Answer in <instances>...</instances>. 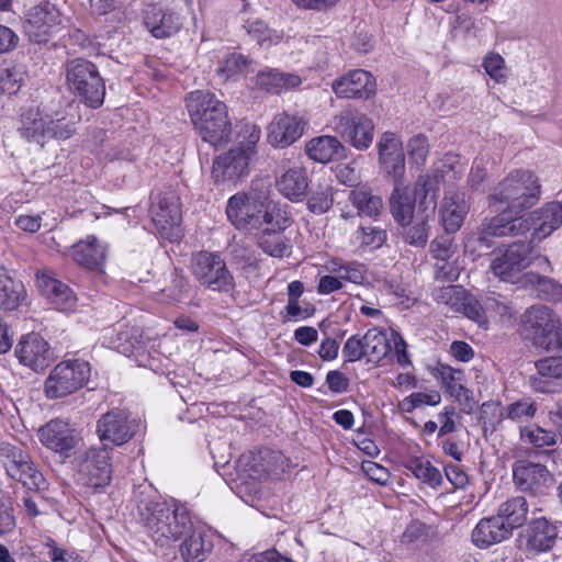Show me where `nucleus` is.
I'll list each match as a JSON object with an SVG mask.
<instances>
[{
  "instance_id": "7",
  "label": "nucleus",
  "mask_w": 562,
  "mask_h": 562,
  "mask_svg": "<svg viewBox=\"0 0 562 562\" xmlns=\"http://www.w3.org/2000/svg\"><path fill=\"white\" fill-rule=\"evenodd\" d=\"M541 196L539 178L530 170L510 171L490 195V205L505 204L509 212L520 213L532 207Z\"/></svg>"
},
{
  "instance_id": "58",
  "label": "nucleus",
  "mask_w": 562,
  "mask_h": 562,
  "mask_svg": "<svg viewBox=\"0 0 562 562\" xmlns=\"http://www.w3.org/2000/svg\"><path fill=\"white\" fill-rule=\"evenodd\" d=\"M407 153L416 165H423L429 154L428 139L423 134L414 135L407 142Z\"/></svg>"
},
{
  "instance_id": "38",
  "label": "nucleus",
  "mask_w": 562,
  "mask_h": 562,
  "mask_svg": "<svg viewBox=\"0 0 562 562\" xmlns=\"http://www.w3.org/2000/svg\"><path fill=\"white\" fill-rule=\"evenodd\" d=\"M349 201L357 209L358 214L376 220L384 210V203L380 195L372 189L360 187L349 193Z\"/></svg>"
},
{
  "instance_id": "23",
  "label": "nucleus",
  "mask_w": 562,
  "mask_h": 562,
  "mask_svg": "<svg viewBox=\"0 0 562 562\" xmlns=\"http://www.w3.org/2000/svg\"><path fill=\"white\" fill-rule=\"evenodd\" d=\"M5 451L9 459L7 472L12 479L30 491L45 490L46 480L25 453L14 447H8Z\"/></svg>"
},
{
  "instance_id": "55",
  "label": "nucleus",
  "mask_w": 562,
  "mask_h": 562,
  "mask_svg": "<svg viewBox=\"0 0 562 562\" xmlns=\"http://www.w3.org/2000/svg\"><path fill=\"white\" fill-rule=\"evenodd\" d=\"M536 412L537 406L530 398H522L505 407L506 418L517 423L533 418Z\"/></svg>"
},
{
  "instance_id": "22",
  "label": "nucleus",
  "mask_w": 562,
  "mask_h": 562,
  "mask_svg": "<svg viewBox=\"0 0 562 562\" xmlns=\"http://www.w3.org/2000/svg\"><path fill=\"white\" fill-rule=\"evenodd\" d=\"M41 442L48 449L64 457H69L78 442L79 437L68 422L56 418L40 428Z\"/></svg>"
},
{
  "instance_id": "5",
  "label": "nucleus",
  "mask_w": 562,
  "mask_h": 562,
  "mask_svg": "<svg viewBox=\"0 0 562 562\" xmlns=\"http://www.w3.org/2000/svg\"><path fill=\"white\" fill-rule=\"evenodd\" d=\"M80 116L67 110L48 112L32 106L21 114V135L29 142L44 145L47 140L69 139L77 131Z\"/></svg>"
},
{
  "instance_id": "35",
  "label": "nucleus",
  "mask_w": 562,
  "mask_h": 562,
  "mask_svg": "<svg viewBox=\"0 0 562 562\" xmlns=\"http://www.w3.org/2000/svg\"><path fill=\"white\" fill-rule=\"evenodd\" d=\"M469 204L461 193L446 195L441 205V222L446 233H456L461 227Z\"/></svg>"
},
{
  "instance_id": "39",
  "label": "nucleus",
  "mask_w": 562,
  "mask_h": 562,
  "mask_svg": "<svg viewBox=\"0 0 562 562\" xmlns=\"http://www.w3.org/2000/svg\"><path fill=\"white\" fill-rule=\"evenodd\" d=\"M497 514L513 532L527 521L529 504L524 496H515L503 502L498 506Z\"/></svg>"
},
{
  "instance_id": "17",
  "label": "nucleus",
  "mask_w": 562,
  "mask_h": 562,
  "mask_svg": "<svg viewBox=\"0 0 562 562\" xmlns=\"http://www.w3.org/2000/svg\"><path fill=\"white\" fill-rule=\"evenodd\" d=\"M513 480L516 487L531 495H543L553 483V475L541 463L518 460L513 464Z\"/></svg>"
},
{
  "instance_id": "64",
  "label": "nucleus",
  "mask_w": 562,
  "mask_h": 562,
  "mask_svg": "<svg viewBox=\"0 0 562 562\" xmlns=\"http://www.w3.org/2000/svg\"><path fill=\"white\" fill-rule=\"evenodd\" d=\"M483 67L486 74L496 82L505 80V60L499 54L490 53L486 55L483 60Z\"/></svg>"
},
{
  "instance_id": "18",
  "label": "nucleus",
  "mask_w": 562,
  "mask_h": 562,
  "mask_svg": "<svg viewBox=\"0 0 562 562\" xmlns=\"http://www.w3.org/2000/svg\"><path fill=\"white\" fill-rule=\"evenodd\" d=\"M14 355L21 364L36 372L45 370L54 361V352L48 341L37 333L21 336Z\"/></svg>"
},
{
  "instance_id": "59",
  "label": "nucleus",
  "mask_w": 562,
  "mask_h": 562,
  "mask_svg": "<svg viewBox=\"0 0 562 562\" xmlns=\"http://www.w3.org/2000/svg\"><path fill=\"white\" fill-rule=\"evenodd\" d=\"M24 81V74L18 68H8L0 77V88L3 93L15 94L21 89Z\"/></svg>"
},
{
  "instance_id": "20",
  "label": "nucleus",
  "mask_w": 562,
  "mask_h": 562,
  "mask_svg": "<svg viewBox=\"0 0 562 562\" xmlns=\"http://www.w3.org/2000/svg\"><path fill=\"white\" fill-rule=\"evenodd\" d=\"M226 216L239 231H259L262 228L265 209L250 201L245 192L232 195L226 205Z\"/></svg>"
},
{
  "instance_id": "29",
  "label": "nucleus",
  "mask_w": 562,
  "mask_h": 562,
  "mask_svg": "<svg viewBox=\"0 0 562 562\" xmlns=\"http://www.w3.org/2000/svg\"><path fill=\"white\" fill-rule=\"evenodd\" d=\"M144 24L155 38H167L179 32L182 19L168 8L151 4L144 12Z\"/></svg>"
},
{
  "instance_id": "2",
  "label": "nucleus",
  "mask_w": 562,
  "mask_h": 562,
  "mask_svg": "<svg viewBox=\"0 0 562 562\" xmlns=\"http://www.w3.org/2000/svg\"><path fill=\"white\" fill-rule=\"evenodd\" d=\"M138 514L146 535L160 548H169L193 528L188 508L175 499L144 503Z\"/></svg>"
},
{
  "instance_id": "25",
  "label": "nucleus",
  "mask_w": 562,
  "mask_h": 562,
  "mask_svg": "<svg viewBox=\"0 0 562 562\" xmlns=\"http://www.w3.org/2000/svg\"><path fill=\"white\" fill-rule=\"evenodd\" d=\"M331 88L338 98L368 99L375 93L376 85L369 71L355 69L335 79Z\"/></svg>"
},
{
  "instance_id": "57",
  "label": "nucleus",
  "mask_w": 562,
  "mask_h": 562,
  "mask_svg": "<svg viewBox=\"0 0 562 562\" xmlns=\"http://www.w3.org/2000/svg\"><path fill=\"white\" fill-rule=\"evenodd\" d=\"M271 192V183L268 179H255L251 181V186L246 196L258 204V206L265 209L267 205H270L269 198Z\"/></svg>"
},
{
  "instance_id": "36",
  "label": "nucleus",
  "mask_w": 562,
  "mask_h": 562,
  "mask_svg": "<svg viewBox=\"0 0 562 562\" xmlns=\"http://www.w3.org/2000/svg\"><path fill=\"white\" fill-rule=\"evenodd\" d=\"M182 538L180 553L184 562H203L213 548L212 541L203 532L194 530V527Z\"/></svg>"
},
{
  "instance_id": "45",
  "label": "nucleus",
  "mask_w": 562,
  "mask_h": 562,
  "mask_svg": "<svg viewBox=\"0 0 562 562\" xmlns=\"http://www.w3.org/2000/svg\"><path fill=\"white\" fill-rule=\"evenodd\" d=\"M520 439L535 448H544L555 445V434L536 424L519 428Z\"/></svg>"
},
{
  "instance_id": "46",
  "label": "nucleus",
  "mask_w": 562,
  "mask_h": 562,
  "mask_svg": "<svg viewBox=\"0 0 562 562\" xmlns=\"http://www.w3.org/2000/svg\"><path fill=\"white\" fill-rule=\"evenodd\" d=\"M465 295L467 291L460 285H447L432 292V297L438 304L447 306L449 311L454 313L462 306Z\"/></svg>"
},
{
  "instance_id": "42",
  "label": "nucleus",
  "mask_w": 562,
  "mask_h": 562,
  "mask_svg": "<svg viewBox=\"0 0 562 562\" xmlns=\"http://www.w3.org/2000/svg\"><path fill=\"white\" fill-rule=\"evenodd\" d=\"M362 337L370 361H380L390 352L391 345L384 331L372 328Z\"/></svg>"
},
{
  "instance_id": "63",
  "label": "nucleus",
  "mask_w": 562,
  "mask_h": 562,
  "mask_svg": "<svg viewBox=\"0 0 562 562\" xmlns=\"http://www.w3.org/2000/svg\"><path fill=\"white\" fill-rule=\"evenodd\" d=\"M342 355L347 362L359 361L362 358L368 357L363 344V337H359L358 335L349 337L342 347Z\"/></svg>"
},
{
  "instance_id": "62",
  "label": "nucleus",
  "mask_w": 562,
  "mask_h": 562,
  "mask_svg": "<svg viewBox=\"0 0 562 562\" xmlns=\"http://www.w3.org/2000/svg\"><path fill=\"white\" fill-rule=\"evenodd\" d=\"M45 547L52 562H82V558L75 550L58 547L53 538L47 539Z\"/></svg>"
},
{
  "instance_id": "15",
  "label": "nucleus",
  "mask_w": 562,
  "mask_h": 562,
  "mask_svg": "<svg viewBox=\"0 0 562 562\" xmlns=\"http://www.w3.org/2000/svg\"><path fill=\"white\" fill-rule=\"evenodd\" d=\"M335 131L358 150H367L374 136V123L367 114L357 110H345L335 117Z\"/></svg>"
},
{
  "instance_id": "6",
  "label": "nucleus",
  "mask_w": 562,
  "mask_h": 562,
  "mask_svg": "<svg viewBox=\"0 0 562 562\" xmlns=\"http://www.w3.org/2000/svg\"><path fill=\"white\" fill-rule=\"evenodd\" d=\"M260 134V128L257 125L245 124L239 133L238 145L214 159L212 177L217 184L236 183L248 176L250 159L256 154Z\"/></svg>"
},
{
  "instance_id": "31",
  "label": "nucleus",
  "mask_w": 562,
  "mask_h": 562,
  "mask_svg": "<svg viewBox=\"0 0 562 562\" xmlns=\"http://www.w3.org/2000/svg\"><path fill=\"white\" fill-rule=\"evenodd\" d=\"M36 285L57 310L68 311L74 307L76 296L72 290L64 282L54 278L50 272L38 271L36 273Z\"/></svg>"
},
{
  "instance_id": "37",
  "label": "nucleus",
  "mask_w": 562,
  "mask_h": 562,
  "mask_svg": "<svg viewBox=\"0 0 562 562\" xmlns=\"http://www.w3.org/2000/svg\"><path fill=\"white\" fill-rule=\"evenodd\" d=\"M26 300L24 284L0 268V308L13 311Z\"/></svg>"
},
{
  "instance_id": "40",
  "label": "nucleus",
  "mask_w": 562,
  "mask_h": 562,
  "mask_svg": "<svg viewBox=\"0 0 562 562\" xmlns=\"http://www.w3.org/2000/svg\"><path fill=\"white\" fill-rule=\"evenodd\" d=\"M301 83V78L294 74H283L274 69L260 71L257 75V86L270 93H281L284 90L295 88Z\"/></svg>"
},
{
  "instance_id": "3",
  "label": "nucleus",
  "mask_w": 562,
  "mask_h": 562,
  "mask_svg": "<svg viewBox=\"0 0 562 562\" xmlns=\"http://www.w3.org/2000/svg\"><path fill=\"white\" fill-rule=\"evenodd\" d=\"M191 121L201 139L212 146L227 144L232 137V122L227 106L213 93L193 91L187 99Z\"/></svg>"
},
{
  "instance_id": "13",
  "label": "nucleus",
  "mask_w": 562,
  "mask_h": 562,
  "mask_svg": "<svg viewBox=\"0 0 562 562\" xmlns=\"http://www.w3.org/2000/svg\"><path fill=\"white\" fill-rule=\"evenodd\" d=\"M24 32L35 44H45L64 27V18L58 8L42 1L25 13Z\"/></svg>"
},
{
  "instance_id": "43",
  "label": "nucleus",
  "mask_w": 562,
  "mask_h": 562,
  "mask_svg": "<svg viewBox=\"0 0 562 562\" xmlns=\"http://www.w3.org/2000/svg\"><path fill=\"white\" fill-rule=\"evenodd\" d=\"M259 247L272 257L281 258L290 251L289 240L279 232H271L269 227L261 228L258 237Z\"/></svg>"
},
{
  "instance_id": "27",
  "label": "nucleus",
  "mask_w": 562,
  "mask_h": 562,
  "mask_svg": "<svg viewBox=\"0 0 562 562\" xmlns=\"http://www.w3.org/2000/svg\"><path fill=\"white\" fill-rule=\"evenodd\" d=\"M540 509L531 512L530 521L525 530L526 549L530 553H540L550 550L557 539V526L546 517L536 516Z\"/></svg>"
},
{
  "instance_id": "28",
  "label": "nucleus",
  "mask_w": 562,
  "mask_h": 562,
  "mask_svg": "<svg viewBox=\"0 0 562 562\" xmlns=\"http://www.w3.org/2000/svg\"><path fill=\"white\" fill-rule=\"evenodd\" d=\"M108 256V245L94 235H88L71 247L76 263L91 271L103 272Z\"/></svg>"
},
{
  "instance_id": "53",
  "label": "nucleus",
  "mask_w": 562,
  "mask_h": 562,
  "mask_svg": "<svg viewBox=\"0 0 562 562\" xmlns=\"http://www.w3.org/2000/svg\"><path fill=\"white\" fill-rule=\"evenodd\" d=\"M291 223L292 218L285 209L276 205L272 207L267 205L265 207L262 226L266 225L271 232L282 233Z\"/></svg>"
},
{
  "instance_id": "33",
  "label": "nucleus",
  "mask_w": 562,
  "mask_h": 562,
  "mask_svg": "<svg viewBox=\"0 0 562 562\" xmlns=\"http://www.w3.org/2000/svg\"><path fill=\"white\" fill-rule=\"evenodd\" d=\"M276 188L291 202L305 199L308 189L307 172L302 167H292L276 178Z\"/></svg>"
},
{
  "instance_id": "4",
  "label": "nucleus",
  "mask_w": 562,
  "mask_h": 562,
  "mask_svg": "<svg viewBox=\"0 0 562 562\" xmlns=\"http://www.w3.org/2000/svg\"><path fill=\"white\" fill-rule=\"evenodd\" d=\"M437 178L430 175H420L413 192L404 184V178L393 180L394 189L390 196V210L396 223L408 226L414 217L415 203L418 201V213L425 218L435 214L437 206Z\"/></svg>"
},
{
  "instance_id": "24",
  "label": "nucleus",
  "mask_w": 562,
  "mask_h": 562,
  "mask_svg": "<svg viewBox=\"0 0 562 562\" xmlns=\"http://www.w3.org/2000/svg\"><path fill=\"white\" fill-rule=\"evenodd\" d=\"M306 124L299 115L277 114L268 126V143L277 148H286L302 137Z\"/></svg>"
},
{
  "instance_id": "61",
  "label": "nucleus",
  "mask_w": 562,
  "mask_h": 562,
  "mask_svg": "<svg viewBox=\"0 0 562 562\" xmlns=\"http://www.w3.org/2000/svg\"><path fill=\"white\" fill-rule=\"evenodd\" d=\"M115 348L125 356H142V347L132 330H122L117 334Z\"/></svg>"
},
{
  "instance_id": "54",
  "label": "nucleus",
  "mask_w": 562,
  "mask_h": 562,
  "mask_svg": "<svg viewBox=\"0 0 562 562\" xmlns=\"http://www.w3.org/2000/svg\"><path fill=\"white\" fill-rule=\"evenodd\" d=\"M457 313L463 314L469 319L475 322L480 327L487 328V315L485 304H481L473 295L467 293L462 306Z\"/></svg>"
},
{
  "instance_id": "41",
  "label": "nucleus",
  "mask_w": 562,
  "mask_h": 562,
  "mask_svg": "<svg viewBox=\"0 0 562 562\" xmlns=\"http://www.w3.org/2000/svg\"><path fill=\"white\" fill-rule=\"evenodd\" d=\"M404 465L420 482L431 487H437L441 484L442 475L430 461L414 457L407 459Z\"/></svg>"
},
{
  "instance_id": "44",
  "label": "nucleus",
  "mask_w": 562,
  "mask_h": 562,
  "mask_svg": "<svg viewBox=\"0 0 562 562\" xmlns=\"http://www.w3.org/2000/svg\"><path fill=\"white\" fill-rule=\"evenodd\" d=\"M526 278L527 283L535 288L539 297L553 301L562 300V284L553 279L537 273H528Z\"/></svg>"
},
{
  "instance_id": "52",
  "label": "nucleus",
  "mask_w": 562,
  "mask_h": 562,
  "mask_svg": "<svg viewBox=\"0 0 562 562\" xmlns=\"http://www.w3.org/2000/svg\"><path fill=\"white\" fill-rule=\"evenodd\" d=\"M247 33L260 45H271L281 40V35L274 30L269 29L266 23L259 19L248 20L245 24Z\"/></svg>"
},
{
  "instance_id": "32",
  "label": "nucleus",
  "mask_w": 562,
  "mask_h": 562,
  "mask_svg": "<svg viewBox=\"0 0 562 562\" xmlns=\"http://www.w3.org/2000/svg\"><path fill=\"white\" fill-rule=\"evenodd\" d=\"M512 531L498 516L482 518L472 531L474 546L481 549L499 543L512 536Z\"/></svg>"
},
{
  "instance_id": "9",
  "label": "nucleus",
  "mask_w": 562,
  "mask_h": 562,
  "mask_svg": "<svg viewBox=\"0 0 562 562\" xmlns=\"http://www.w3.org/2000/svg\"><path fill=\"white\" fill-rule=\"evenodd\" d=\"M67 83L90 108H99L104 100L105 86L98 68L89 60L77 58L67 63Z\"/></svg>"
},
{
  "instance_id": "50",
  "label": "nucleus",
  "mask_w": 562,
  "mask_h": 562,
  "mask_svg": "<svg viewBox=\"0 0 562 562\" xmlns=\"http://www.w3.org/2000/svg\"><path fill=\"white\" fill-rule=\"evenodd\" d=\"M441 395L438 391L416 392L406 396L398 403V408L404 413H412L424 405L436 406L440 403Z\"/></svg>"
},
{
  "instance_id": "14",
  "label": "nucleus",
  "mask_w": 562,
  "mask_h": 562,
  "mask_svg": "<svg viewBox=\"0 0 562 562\" xmlns=\"http://www.w3.org/2000/svg\"><path fill=\"white\" fill-rule=\"evenodd\" d=\"M191 271L199 283L210 290L228 292L234 278L222 257L214 252L199 251L191 258Z\"/></svg>"
},
{
  "instance_id": "8",
  "label": "nucleus",
  "mask_w": 562,
  "mask_h": 562,
  "mask_svg": "<svg viewBox=\"0 0 562 562\" xmlns=\"http://www.w3.org/2000/svg\"><path fill=\"white\" fill-rule=\"evenodd\" d=\"M90 373L89 362L82 359L59 362L44 382L46 397L57 400L76 393L88 383Z\"/></svg>"
},
{
  "instance_id": "11",
  "label": "nucleus",
  "mask_w": 562,
  "mask_h": 562,
  "mask_svg": "<svg viewBox=\"0 0 562 562\" xmlns=\"http://www.w3.org/2000/svg\"><path fill=\"white\" fill-rule=\"evenodd\" d=\"M74 467L77 480L88 487H102L111 480L112 468L106 447L88 448L75 452Z\"/></svg>"
},
{
  "instance_id": "34",
  "label": "nucleus",
  "mask_w": 562,
  "mask_h": 562,
  "mask_svg": "<svg viewBox=\"0 0 562 562\" xmlns=\"http://www.w3.org/2000/svg\"><path fill=\"white\" fill-rule=\"evenodd\" d=\"M306 154L317 162L326 164L345 156V147L335 136L323 135L307 142Z\"/></svg>"
},
{
  "instance_id": "48",
  "label": "nucleus",
  "mask_w": 562,
  "mask_h": 562,
  "mask_svg": "<svg viewBox=\"0 0 562 562\" xmlns=\"http://www.w3.org/2000/svg\"><path fill=\"white\" fill-rule=\"evenodd\" d=\"M385 239V231L378 226H360L353 234L355 244L364 248H379Z\"/></svg>"
},
{
  "instance_id": "1",
  "label": "nucleus",
  "mask_w": 562,
  "mask_h": 562,
  "mask_svg": "<svg viewBox=\"0 0 562 562\" xmlns=\"http://www.w3.org/2000/svg\"><path fill=\"white\" fill-rule=\"evenodd\" d=\"M561 225L562 204L552 201L520 216L510 217L508 212H502L484 226L479 240L487 243L490 237L519 236L532 229L531 241L539 243Z\"/></svg>"
},
{
  "instance_id": "30",
  "label": "nucleus",
  "mask_w": 562,
  "mask_h": 562,
  "mask_svg": "<svg viewBox=\"0 0 562 562\" xmlns=\"http://www.w3.org/2000/svg\"><path fill=\"white\" fill-rule=\"evenodd\" d=\"M435 376L440 380L445 391L470 412L473 408L472 392L464 386V372L447 364H438Z\"/></svg>"
},
{
  "instance_id": "60",
  "label": "nucleus",
  "mask_w": 562,
  "mask_h": 562,
  "mask_svg": "<svg viewBox=\"0 0 562 562\" xmlns=\"http://www.w3.org/2000/svg\"><path fill=\"white\" fill-rule=\"evenodd\" d=\"M452 233H446L443 235L435 238L430 244V250L434 256L439 261L449 260L453 252V238L451 237Z\"/></svg>"
},
{
  "instance_id": "19",
  "label": "nucleus",
  "mask_w": 562,
  "mask_h": 562,
  "mask_svg": "<svg viewBox=\"0 0 562 562\" xmlns=\"http://www.w3.org/2000/svg\"><path fill=\"white\" fill-rule=\"evenodd\" d=\"M532 241H517L509 245L506 250L495 257L491 262V270L503 281L514 282V279L530 263Z\"/></svg>"
},
{
  "instance_id": "16",
  "label": "nucleus",
  "mask_w": 562,
  "mask_h": 562,
  "mask_svg": "<svg viewBox=\"0 0 562 562\" xmlns=\"http://www.w3.org/2000/svg\"><path fill=\"white\" fill-rule=\"evenodd\" d=\"M138 428L139 422L128 412L114 408L100 417L97 431L101 441L122 446L135 436Z\"/></svg>"
},
{
  "instance_id": "49",
  "label": "nucleus",
  "mask_w": 562,
  "mask_h": 562,
  "mask_svg": "<svg viewBox=\"0 0 562 562\" xmlns=\"http://www.w3.org/2000/svg\"><path fill=\"white\" fill-rule=\"evenodd\" d=\"M334 203L333 189L330 186H319L311 191L307 200V209L314 214L326 213Z\"/></svg>"
},
{
  "instance_id": "10",
  "label": "nucleus",
  "mask_w": 562,
  "mask_h": 562,
  "mask_svg": "<svg viewBox=\"0 0 562 562\" xmlns=\"http://www.w3.org/2000/svg\"><path fill=\"white\" fill-rule=\"evenodd\" d=\"M524 329L536 347L547 351L562 348V325L551 308L531 306L524 316Z\"/></svg>"
},
{
  "instance_id": "12",
  "label": "nucleus",
  "mask_w": 562,
  "mask_h": 562,
  "mask_svg": "<svg viewBox=\"0 0 562 562\" xmlns=\"http://www.w3.org/2000/svg\"><path fill=\"white\" fill-rule=\"evenodd\" d=\"M151 200V220L160 237L169 241L179 239L182 216L178 194L169 189L153 193Z\"/></svg>"
},
{
  "instance_id": "26",
  "label": "nucleus",
  "mask_w": 562,
  "mask_h": 562,
  "mask_svg": "<svg viewBox=\"0 0 562 562\" xmlns=\"http://www.w3.org/2000/svg\"><path fill=\"white\" fill-rule=\"evenodd\" d=\"M250 475L257 480L280 479L290 468V460L281 452L262 449L248 457Z\"/></svg>"
},
{
  "instance_id": "51",
  "label": "nucleus",
  "mask_w": 562,
  "mask_h": 562,
  "mask_svg": "<svg viewBox=\"0 0 562 562\" xmlns=\"http://www.w3.org/2000/svg\"><path fill=\"white\" fill-rule=\"evenodd\" d=\"M481 422L485 431H495L506 418L505 408L499 402L488 401L481 406Z\"/></svg>"
},
{
  "instance_id": "47",
  "label": "nucleus",
  "mask_w": 562,
  "mask_h": 562,
  "mask_svg": "<svg viewBox=\"0 0 562 562\" xmlns=\"http://www.w3.org/2000/svg\"><path fill=\"white\" fill-rule=\"evenodd\" d=\"M250 67L251 60L247 59L241 54L232 53L220 61L217 71L225 78H231L237 75L248 74Z\"/></svg>"
},
{
  "instance_id": "56",
  "label": "nucleus",
  "mask_w": 562,
  "mask_h": 562,
  "mask_svg": "<svg viewBox=\"0 0 562 562\" xmlns=\"http://www.w3.org/2000/svg\"><path fill=\"white\" fill-rule=\"evenodd\" d=\"M486 314L498 316L501 321L510 319L514 316L512 302L501 294L493 293L484 299Z\"/></svg>"
},
{
  "instance_id": "21",
  "label": "nucleus",
  "mask_w": 562,
  "mask_h": 562,
  "mask_svg": "<svg viewBox=\"0 0 562 562\" xmlns=\"http://www.w3.org/2000/svg\"><path fill=\"white\" fill-rule=\"evenodd\" d=\"M379 164L386 177L392 180L405 176V154L401 138L393 132H384L376 143Z\"/></svg>"
}]
</instances>
